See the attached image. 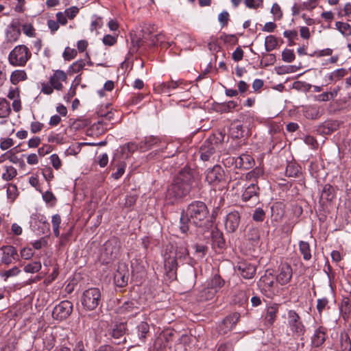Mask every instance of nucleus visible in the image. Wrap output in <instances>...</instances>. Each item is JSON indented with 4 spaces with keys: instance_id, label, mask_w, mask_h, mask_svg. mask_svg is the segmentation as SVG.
<instances>
[{
    "instance_id": "f257e3e1",
    "label": "nucleus",
    "mask_w": 351,
    "mask_h": 351,
    "mask_svg": "<svg viewBox=\"0 0 351 351\" xmlns=\"http://www.w3.org/2000/svg\"><path fill=\"white\" fill-rule=\"evenodd\" d=\"M198 174L195 170L184 167L174 178L173 182L167 189L166 199L170 204L187 195L191 189L197 184Z\"/></svg>"
},
{
    "instance_id": "f03ea898",
    "label": "nucleus",
    "mask_w": 351,
    "mask_h": 351,
    "mask_svg": "<svg viewBox=\"0 0 351 351\" xmlns=\"http://www.w3.org/2000/svg\"><path fill=\"white\" fill-rule=\"evenodd\" d=\"M139 147L140 149L143 152L154 147H159L147 155L149 160H156L160 158H165L169 157V155L164 154L165 149L167 148V143L158 136H149L145 137L144 139L139 143Z\"/></svg>"
},
{
    "instance_id": "7ed1b4c3",
    "label": "nucleus",
    "mask_w": 351,
    "mask_h": 351,
    "mask_svg": "<svg viewBox=\"0 0 351 351\" xmlns=\"http://www.w3.org/2000/svg\"><path fill=\"white\" fill-rule=\"evenodd\" d=\"M279 283L276 281V276L269 270H267L258 282L261 292L268 298H272L280 293Z\"/></svg>"
},
{
    "instance_id": "20e7f679",
    "label": "nucleus",
    "mask_w": 351,
    "mask_h": 351,
    "mask_svg": "<svg viewBox=\"0 0 351 351\" xmlns=\"http://www.w3.org/2000/svg\"><path fill=\"white\" fill-rule=\"evenodd\" d=\"M185 215L196 226H202L208 215V210L204 202L195 201L188 206Z\"/></svg>"
},
{
    "instance_id": "39448f33",
    "label": "nucleus",
    "mask_w": 351,
    "mask_h": 351,
    "mask_svg": "<svg viewBox=\"0 0 351 351\" xmlns=\"http://www.w3.org/2000/svg\"><path fill=\"white\" fill-rule=\"evenodd\" d=\"M31 56L32 53L28 47L24 45H19L10 52L8 60L14 66H24Z\"/></svg>"
},
{
    "instance_id": "423d86ee",
    "label": "nucleus",
    "mask_w": 351,
    "mask_h": 351,
    "mask_svg": "<svg viewBox=\"0 0 351 351\" xmlns=\"http://www.w3.org/2000/svg\"><path fill=\"white\" fill-rule=\"evenodd\" d=\"M101 302V292L98 288L93 287L85 290L81 297L82 306L88 311L95 309Z\"/></svg>"
},
{
    "instance_id": "0eeeda50",
    "label": "nucleus",
    "mask_w": 351,
    "mask_h": 351,
    "mask_svg": "<svg viewBox=\"0 0 351 351\" xmlns=\"http://www.w3.org/2000/svg\"><path fill=\"white\" fill-rule=\"evenodd\" d=\"M225 134L220 132L216 134L217 140L213 143L211 140H206L199 149L200 158L203 161H210L215 158L216 147L215 144L223 141Z\"/></svg>"
},
{
    "instance_id": "6e6552de",
    "label": "nucleus",
    "mask_w": 351,
    "mask_h": 351,
    "mask_svg": "<svg viewBox=\"0 0 351 351\" xmlns=\"http://www.w3.org/2000/svg\"><path fill=\"white\" fill-rule=\"evenodd\" d=\"M119 252V245L116 239L108 240L103 245L100 258L103 264H108L112 261Z\"/></svg>"
},
{
    "instance_id": "1a4fd4ad",
    "label": "nucleus",
    "mask_w": 351,
    "mask_h": 351,
    "mask_svg": "<svg viewBox=\"0 0 351 351\" xmlns=\"http://www.w3.org/2000/svg\"><path fill=\"white\" fill-rule=\"evenodd\" d=\"M225 171L223 168L218 165L212 168H208L205 171V180L208 184L217 186L222 182H226Z\"/></svg>"
},
{
    "instance_id": "9d476101",
    "label": "nucleus",
    "mask_w": 351,
    "mask_h": 351,
    "mask_svg": "<svg viewBox=\"0 0 351 351\" xmlns=\"http://www.w3.org/2000/svg\"><path fill=\"white\" fill-rule=\"evenodd\" d=\"M73 311V304L69 300H63L56 305L52 311V317L58 321L67 319Z\"/></svg>"
},
{
    "instance_id": "9b49d317",
    "label": "nucleus",
    "mask_w": 351,
    "mask_h": 351,
    "mask_svg": "<svg viewBox=\"0 0 351 351\" xmlns=\"http://www.w3.org/2000/svg\"><path fill=\"white\" fill-rule=\"evenodd\" d=\"M288 326L293 333L298 335H303L305 327L300 315L293 310H289L287 313Z\"/></svg>"
},
{
    "instance_id": "f8f14e48",
    "label": "nucleus",
    "mask_w": 351,
    "mask_h": 351,
    "mask_svg": "<svg viewBox=\"0 0 351 351\" xmlns=\"http://www.w3.org/2000/svg\"><path fill=\"white\" fill-rule=\"evenodd\" d=\"M178 261L176 257L172 256L171 254H165L164 259V268L166 275L171 280L176 279Z\"/></svg>"
},
{
    "instance_id": "ddd939ff",
    "label": "nucleus",
    "mask_w": 351,
    "mask_h": 351,
    "mask_svg": "<svg viewBox=\"0 0 351 351\" xmlns=\"http://www.w3.org/2000/svg\"><path fill=\"white\" fill-rule=\"evenodd\" d=\"M241 222V215L237 210H232L230 212L226 217L225 228L228 232H234Z\"/></svg>"
},
{
    "instance_id": "4468645a",
    "label": "nucleus",
    "mask_w": 351,
    "mask_h": 351,
    "mask_svg": "<svg viewBox=\"0 0 351 351\" xmlns=\"http://www.w3.org/2000/svg\"><path fill=\"white\" fill-rule=\"evenodd\" d=\"M2 251L1 263L10 265L14 261L19 260V254L16 247L12 245H3L1 247Z\"/></svg>"
},
{
    "instance_id": "2eb2a0df",
    "label": "nucleus",
    "mask_w": 351,
    "mask_h": 351,
    "mask_svg": "<svg viewBox=\"0 0 351 351\" xmlns=\"http://www.w3.org/2000/svg\"><path fill=\"white\" fill-rule=\"evenodd\" d=\"M239 319L240 314L237 312L228 315L219 326V332L222 334L227 333L235 326Z\"/></svg>"
},
{
    "instance_id": "dca6fc26",
    "label": "nucleus",
    "mask_w": 351,
    "mask_h": 351,
    "mask_svg": "<svg viewBox=\"0 0 351 351\" xmlns=\"http://www.w3.org/2000/svg\"><path fill=\"white\" fill-rule=\"evenodd\" d=\"M293 271L290 265L282 264L279 267V272L276 276V281L281 285L289 283L292 278Z\"/></svg>"
},
{
    "instance_id": "f3484780",
    "label": "nucleus",
    "mask_w": 351,
    "mask_h": 351,
    "mask_svg": "<svg viewBox=\"0 0 351 351\" xmlns=\"http://www.w3.org/2000/svg\"><path fill=\"white\" fill-rule=\"evenodd\" d=\"M335 191L332 186L329 184H325L322 190L319 203L324 209L328 204L330 203L335 198Z\"/></svg>"
},
{
    "instance_id": "a211bd4d",
    "label": "nucleus",
    "mask_w": 351,
    "mask_h": 351,
    "mask_svg": "<svg viewBox=\"0 0 351 351\" xmlns=\"http://www.w3.org/2000/svg\"><path fill=\"white\" fill-rule=\"evenodd\" d=\"M119 158V153L115 154L110 164L111 169L117 168V171L112 174V177L115 180L119 179L123 175L126 167L125 162Z\"/></svg>"
},
{
    "instance_id": "6ab92c4d",
    "label": "nucleus",
    "mask_w": 351,
    "mask_h": 351,
    "mask_svg": "<svg viewBox=\"0 0 351 351\" xmlns=\"http://www.w3.org/2000/svg\"><path fill=\"white\" fill-rule=\"evenodd\" d=\"M232 163H234L235 167L239 169H248L252 167L254 164V160L249 154H243L237 158H232Z\"/></svg>"
},
{
    "instance_id": "aec40b11",
    "label": "nucleus",
    "mask_w": 351,
    "mask_h": 351,
    "mask_svg": "<svg viewBox=\"0 0 351 351\" xmlns=\"http://www.w3.org/2000/svg\"><path fill=\"white\" fill-rule=\"evenodd\" d=\"M67 79L66 74L62 70H56L53 75L50 77L49 83L56 90H60L63 88L62 82H65Z\"/></svg>"
},
{
    "instance_id": "412c9836",
    "label": "nucleus",
    "mask_w": 351,
    "mask_h": 351,
    "mask_svg": "<svg viewBox=\"0 0 351 351\" xmlns=\"http://www.w3.org/2000/svg\"><path fill=\"white\" fill-rule=\"evenodd\" d=\"M326 332L327 329L324 326L317 328L311 337L312 346L315 348L321 346L326 341L327 337Z\"/></svg>"
},
{
    "instance_id": "4be33fe9",
    "label": "nucleus",
    "mask_w": 351,
    "mask_h": 351,
    "mask_svg": "<svg viewBox=\"0 0 351 351\" xmlns=\"http://www.w3.org/2000/svg\"><path fill=\"white\" fill-rule=\"evenodd\" d=\"M259 195V188L257 184L252 183L247 186L243 194L242 199L245 202L253 199L254 202L258 201Z\"/></svg>"
},
{
    "instance_id": "5701e85b",
    "label": "nucleus",
    "mask_w": 351,
    "mask_h": 351,
    "mask_svg": "<svg viewBox=\"0 0 351 351\" xmlns=\"http://www.w3.org/2000/svg\"><path fill=\"white\" fill-rule=\"evenodd\" d=\"M280 305L278 304H272L266 308V313L264 320L266 325L271 326L276 321Z\"/></svg>"
},
{
    "instance_id": "b1692460",
    "label": "nucleus",
    "mask_w": 351,
    "mask_h": 351,
    "mask_svg": "<svg viewBox=\"0 0 351 351\" xmlns=\"http://www.w3.org/2000/svg\"><path fill=\"white\" fill-rule=\"evenodd\" d=\"M128 271L123 268L119 267L114 274V280L117 286L119 287H123L127 285L128 282Z\"/></svg>"
},
{
    "instance_id": "393cba45",
    "label": "nucleus",
    "mask_w": 351,
    "mask_h": 351,
    "mask_svg": "<svg viewBox=\"0 0 351 351\" xmlns=\"http://www.w3.org/2000/svg\"><path fill=\"white\" fill-rule=\"evenodd\" d=\"M183 84L182 80L173 81L171 80L167 82H162L157 87V90L160 93L168 94L170 95V93L172 90L176 89Z\"/></svg>"
},
{
    "instance_id": "a878e982",
    "label": "nucleus",
    "mask_w": 351,
    "mask_h": 351,
    "mask_svg": "<svg viewBox=\"0 0 351 351\" xmlns=\"http://www.w3.org/2000/svg\"><path fill=\"white\" fill-rule=\"evenodd\" d=\"M241 275L245 279H251L256 274V268L251 264L241 263L239 266Z\"/></svg>"
},
{
    "instance_id": "bb28decb",
    "label": "nucleus",
    "mask_w": 351,
    "mask_h": 351,
    "mask_svg": "<svg viewBox=\"0 0 351 351\" xmlns=\"http://www.w3.org/2000/svg\"><path fill=\"white\" fill-rule=\"evenodd\" d=\"M126 326L124 323H120L114 325L110 330L109 335L115 340H119L123 337L125 333Z\"/></svg>"
},
{
    "instance_id": "cd10ccee",
    "label": "nucleus",
    "mask_w": 351,
    "mask_h": 351,
    "mask_svg": "<svg viewBox=\"0 0 351 351\" xmlns=\"http://www.w3.org/2000/svg\"><path fill=\"white\" fill-rule=\"evenodd\" d=\"M212 241L213 245L219 249H223L226 246V241L223 233L219 230H215L212 232Z\"/></svg>"
},
{
    "instance_id": "c85d7f7f",
    "label": "nucleus",
    "mask_w": 351,
    "mask_h": 351,
    "mask_svg": "<svg viewBox=\"0 0 351 351\" xmlns=\"http://www.w3.org/2000/svg\"><path fill=\"white\" fill-rule=\"evenodd\" d=\"M225 285V280L219 275L215 274L208 282V286L217 293Z\"/></svg>"
},
{
    "instance_id": "c756f323",
    "label": "nucleus",
    "mask_w": 351,
    "mask_h": 351,
    "mask_svg": "<svg viewBox=\"0 0 351 351\" xmlns=\"http://www.w3.org/2000/svg\"><path fill=\"white\" fill-rule=\"evenodd\" d=\"M136 329L139 339L144 343L149 334V325L145 322H141L138 324Z\"/></svg>"
},
{
    "instance_id": "7c9ffc66",
    "label": "nucleus",
    "mask_w": 351,
    "mask_h": 351,
    "mask_svg": "<svg viewBox=\"0 0 351 351\" xmlns=\"http://www.w3.org/2000/svg\"><path fill=\"white\" fill-rule=\"evenodd\" d=\"M138 149H140L139 143L136 144V143L130 142L123 145L121 147V153L119 154V156L125 155V158H127L129 156V154H132Z\"/></svg>"
},
{
    "instance_id": "2f4dec72",
    "label": "nucleus",
    "mask_w": 351,
    "mask_h": 351,
    "mask_svg": "<svg viewBox=\"0 0 351 351\" xmlns=\"http://www.w3.org/2000/svg\"><path fill=\"white\" fill-rule=\"evenodd\" d=\"M339 341L341 351H351V340L348 333L341 332Z\"/></svg>"
},
{
    "instance_id": "473e14b6",
    "label": "nucleus",
    "mask_w": 351,
    "mask_h": 351,
    "mask_svg": "<svg viewBox=\"0 0 351 351\" xmlns=\"http://www.w3.org/2000/svg\"><path fill=\"white\" fill-rule=\"evenodd\" d=\"M11 112L9 102L4 98H0V118H5Z\"/></svg>"
},
{
    "instance_id": "72a5a7b5",
    "label": "nucleus",
    "mask_w": 351,
    "mask_h": 351,
    "mask_svg": "<svg viewBox=\"0 0 351 351\" xmlns=\"http://www.w3.org/2000/svg\"><path fill=\"white\" fill-rule=\"evenodd\" d=\"M300 251L305 261H309L311 258V253L309 243L306 241H300L299 243Z\"/></svg>"
},
{
    "instance_id": "f704fd0d",
    "label": "nucleus",
    "mask_w": 351,
    "mask_h": 351,
    "mask_svg": "<svg viewBox=\"0 0 351 351\" xmlns=\"http://www.w3.org/2000/svg\"><path fill=\"white\" fill-rule=\"evenodd\" d=\"M27 79V74L25 71L16 70L12 73L10 76V81L13 84H18L20 81L25 80Z\"/></svg>"
},
{
    "instance_id": "c9c22d12",
    "label": "nucleus",
    "mask_w": 351,
    "mask_h": 351,
    "mask_svg": "<svg viewBox=\"0 0 351 351\" xmlns=\"http://www.w3.org/2000/svg\"><path fill=\"white\" fill-rule=\"evenodd\" d=\"M348 73V72L346 69H338L332 71L331 73H330V75H328V80L331 82H337L338 80H340Z\"/></svg>"
},
{
    "instance_id": "e433bc0d",
    "label": "nucleus",
    "mask_w": 351,
    "mask_h": 351,
    "mask_svg": "<svg viewBox=\"0 0 351 351\" xmlns=\"http://www.w3.org/2000/svg\"><path fill=\"white\" fill-rule=\"evenodd\" d=\"M217 292L213 289H210V287L207 285V287L202 289L199 295L200 300H209L213 299Z\"/></svg>"
},
{
    "instance_id": "4c0bfd02",
    "label": "nucleus",
    "mask_w": 351,
    "mask_h": 351,
    "mask_svg": "<svg viewBox=\"0 0 351 351\" xmlns=\"http://www.w3.org/2000/svg\"><path fill=\"white\" fill-rule=\"evenodd\" d=\"M5 170L2 174V179L5 181L13 180L17 175L16 169L12 166H5Z\"/></svg>"
},
{
    "instance_id": "58836bf2",
    "label": "nucleus",
    "mask_w": 351,
    "mask_h": 351,
    "mask_svg": "<svg viewBox=\"0 0 351 351\" xmlns=\"http://www.w3.org/2000/svg\"><path fill=\"white\" fill-rule=\"evenodd\" d=\"M278 45V40L274 35L267 36L265 40V47L267 52L274 50Z\"/></svg>"
},
{
    "instance_id": "ea45409f",
    "label": "nucleus",
    "mask_w": 351,
    "mask_h": 351,
    "mask_svg": "<svg viewBox=\"0 0 351 351\" xmlns=\"http://www.w3.org/2000/svg\"><path fill=\"white\" fill-rule=\"evenodd\" d=\"M335 26L337 29L344 36L351 35V26L347 23L341 21L336 22Z\"/></svg>"
},
{
    "instance_id": "a19ab883",
    "label": "nucleus",
    "mask_w": 351,
    "mask_h": 351,
    "mask_svg": "<svg viewBox=\"0 0 351 351\" xmlns=\"http://www.w3.org/2000/svg\"><path fill=\"white\" fill-rule=\"evenodd\" d=\"M136 304V301L134 300L126 301L120 307V311L121 313H132L134 309L138 308Z\"/></svg>"
},
{
    "instance_id": "79ce46f5",
    "label": "nucleus",
    "mask_w": 351,
    "mask_h": 351,
    "mask_svg": "<svg viewBox=\"0 0 351 351\" xmlns=\"http://www.w3.org/2000/svg\"><path fill=\"white\" fill-rule=\"evenodd\" d=\"M170 254L172 256L176 257V261L184 260L189 255L188 250L185 247H178L175 252H171Z\"/></svg>"
},
{
    "instance_id": "37998d69",
    "label": "nucleus",
    "mask_w": 351,
    "mask_h": 351,
    "mask_svg": "<svg viewBox=\"0 0 351 351\" xmlns=\"http://www.w3.org/2000/svg\"><path fill=\"white\" fill-rule=\"evenodd\" d=\"M21 35V30L19 27H17L14 25H12L11 30L8 31L7 33L8 39L10 41H16L18 40Z\"/></svg>"
},
{
    "instance_id": "c03bdc74",
    "label": "nucleus",
    "mask_w": 351,
    "mask_h": 351,
    "mask_svg": "<svg viewBox=\"0 0 351 351\" xmlns=\"http://www.w3.org/2000/svg\"><path fill=\"white\" fill-rule=\"evenodd\" d=\"M41 263L39 261L32 262L24 267V271L26 273L34 274L39 271L41 269Z\"/></svg>"
},
{
    "instance_id": "a18cd8bd",
    "label": "nucleus",
    "mask_w": 351,
    "mask_h": 351,
    "mask_svg": "<svg viewBox=\"0 0 351 351\" xmlns=\"http://www.w3.org/2000/svg\"><path fill=\"white\" fill-rule=\"evenodd\" d=\"M86 65V60H79L73 62L69 67V72L76 73L81 71Z\"/></svg>"
},
{
    "instance_id": "49530a36",
    "label": "nucleus",
    "mask_w": 351,
    "mask_h": 351,
    "mask_svg": "<svg viewBox=\"0 0 351 351\" xmlns=\"http://www.w3.org/2000/svg\"><path fill=\"white\" fill-rule=\"evenodd\" d=\"M190 221H191V219H189V217H188L183 212L180 217V229L182 233L186 234L189 231V222Z\"/></svg>"
},
{
    "instance_id": "de8ad7c7",
    "label": "nucleus",
    "mask_w": 351,
    "mask_h": 351,
    "mask_svg": "<svg viewBox=\"0 0 351 351\" xmlns=\"http://www.w3.org/2000/svg\"><path fill=\"white\" fill-rule=\"evenodd\" d=\"M18 189L17 186L14 184H8L7 189L8 198L14 201L18 196Z\"/></svg>"
},
{
    "instance_id": "09e8293b",
    "label": "nucleus",
    "mask_w": 351,
    "mask_h": 351,
    "mask_svg": "<svg viewBox=\"0 0 351 351\" xmlns=\"http://www.w3.org/2000/svg\"><path fill=\"white\" fill-rule=\"evenodd\" d=\"M295 54L292 49H285L282 53V59L286 62H292L295 60Z\"/></svg>"
},
{
    "instance_id": "8fccbe9b",
    "label": "nucleus",
    "mask_w": 351,
    "mask_h": 351,
    "mask_svg": "<svg viewBox=\"0 0 351 351\" xmlns=\"http://www.w3.org/2000/svg\"><path fill=\"white\" fill-rule=\"evenodd\" d=\"M340 311L341 313L348 315L351 311L350 300L348 298H344L342 300Z\"/></svg>"
},
{
    "instance_id": "3c124183",
    "label": "nucleus",
    "mask_w": 351,
    "mask_h": 351,
    "mask_svg": "<svg viewBox=\"0 0 351 351\" xmlns=\"http://www.w3.org/2000/svg\"><path fill=\"white\" fill-rule=\"evenodd\" d=\"M247 239L253 243L257 242L260 238L259 230L257 228H251L247 234Z\"/></svg>"
},
{
    "instance_id": "603ef678",
    "label": "nucleus",
    "mask_w": 351,
    "mask_h": 351,
    "mask_svg": "<svg viewBox=\"0 0 351 351\" xmlns=\"http://www.w3.org/2000/svg\"><path fill=\"white\" fill-rule=\"evenodd\" d=\"M263 174V170L261 167H256L251 171L247 173V179H256Z\"/></svg>"
},
{
    "instance_id": "864d4df0",
    "label": "nucleus",
    "mask_w": 351,
    "mask_h": 351,
    "mask_svg": "<svg viewBox=\"0 0 351 351\" xmlns=\"http://www.w3.org/2000/svg\"><path fill=\"white\" fill-rule=\"evenodd\" d=\"M265 211L261 208H257L255 209L253 215H252V219L255 221H263L265 219Z\"/></svg>"
},
{
    "instance_id": "5fc2aeb1",
    "label": "nucleus",
    "mask_w": 351,
    "mask_h": 351,
    "mask_svg": "<svg viewBox=\"0 0 351 351\" xmlns=\"http://www.w3.org/2000/svg\"><path fill=\"white\" fill-rule=\"evenodd\" d=\"M150 45L156 46L157 45H162L165 43V36L162 34H158L151 36L149 38Z\"/></svg>"
},
{
    "instance_id": "6e6d98bb",
    "label": "nucleus",
    "mask_w": 351,
    "mask_h": 351,
    "mask_svg": "<svg viewBox=\"0 0 351 351\" xmlns=\"http://www.w3.org/2000/svg\"><path fill=\"white\" fill-rule=\"evenodd\" d=\"M77 56V51L69 47H66L63 53V57L66 60H71Z\"/></svg>"
},
{
    "instance_id": "4d7b16f0",
    "label": "nucleus",
    "mask_w": 351,
    "mask_h": 351,
    "mask_svg": "<svg viewBox=\"0 0 351 351\" xmlns=\"http://www.w3.org/2000/svg\"><path fill=\"white\" fill-rule=\"evenodd\" d=\"M217 351H234V343L232 341H228L219 345Z\"/></svg>"
},
{
    "instance_id": "13d9d810",
    "label": "nucleus",
    "mask_w": 351,
    "mask_h": 351,
    "mask_svg": "<svg viewBox=\"0 0 351 351\" xmlns=\"http://www.w3.org/2000/svg\"><path fill=\"white\" fill-rule=\"evenodd\" d=\"M72 228H71L66 233L62 234L60 236L59 245L60 246L65 245L70 240L72 235Z\"/></svg>"
},
{
    "instance_id": "bf43d9fd",
    "label": "nucleus",
    "mask_w": 351,
    "mask_h": 351,
    "mask_svg": "<svg viewBox=\"0 0 351 351\" xmlns=\"http://www.w3.org/2000/svg\"><path fill=\"white\" fill-rule=\"evenodd\" d=\"M328 304V300L326 298L318 299L317 301V309L319 314L325 309Z\"/></svg>"
},
{
    "instance_id": "052dcab7",
    "label": "nucleus",
    "mask_w": 351,
    "mask_h": 351,
    "mask_svg": "<svg viewBox=\"0 0 351 351\" xmlns=\"http://www.w3.org/2000/svg\"><path fill=\"white\" fill-rule=\"evenodd\" d=\"M20 272L21 270L19 269V267L15 266L10 269L5 271L2 274V276L5 277L6 280L9 277L17 276Z\"/></svg>"
},
{
    "instance_id": "680f3d73",
    "label": "nucleus",
    "mask_w": 351,
    "mask_h": 351,
    "mask_svg": "<svg viewBox=\"0 0 351 351\" xmlns=\"http://www.w3.org/2000/svg\"><path fill=\"white\" fill-rule=\"evenodd\" d=\"M218 20L222 27L228 25L229 21V14L227 11H223L218 16Z\"/></svg>"
},
{
    "instance_id": "e2e57ef3",
    "label": "nucleus",
    "mask_w": 351,
    "mask_h": 351,
    "mask_svg": "<svg viewBox=\"0 0 351 351\" xmlns=\"http://www.w3.org/2000/svg\"><path fill=\"white\" fill-rule=\"evenodd\" d=\"M299 173V169L293 165H289L286 169V174L289 177H296Z\"/></svg>"
},
{
    "instance_id": "0e129e2a",
    "label": "nucleus",
    "mask_w": 351,
    "mask_h": 351,
    "mask_svg": "<svg viewBox=\"0 0 351 351\" xmlns=\"http://www.w3.org/2000/svg\"><path fill=\"white\" fill-rule=\"evenodd\" d=\"M243 51L240 47H238L236 48V49L234 51V52L232 54V58L235 62H239L243 59Z\"/></svg>"
},
{
    "instance_id": "69168bd1",
    "label": "nucleus",
    "mask_w": 351,
    "mask_h": 351,
    "mask_svg": "<svg viewBox=\"0 0 351 351\" xmlns=\"http://www.w3.org/2000/svg\"><path fill=\"white\" fill-rule=\"evenodd\" d=\"M20 254H21V257L25 260L30 259L34 255L33 250L29 247L23 248L21 250Z\"/></svg>"
},
{
    "instance_id": "338daca9",
    "label": "nucleus",
    "mask_w": 351,
    "mask_h": 351,
    "mask_svg": "<svg viewBox=\"0 0 351 351\" xmlns=\"http://www.w3.org/2000/svg\"><path fill=\"white\" fill-rule=\"evenodd\" d=\"M304 143L311 146L312 149H316L318 146L316 139L313 136L309 135L305 136Z\"/></svg>"
},
{
    "instance_id": "774afa93",
    "label": "nucleus",
    "mask_w": 351,
    "mask_h": 351,
    "mask_svg": "<svg viewBox=\"0 0 351 351\" xmlns=\"http://www.w3.org/2000/svg\"><path fill=\"white\" fill-rule=\"evenodd\" d=\"M43 198L47 203H52V204L56 201L55 195L51 191H46L43 193Z\"/></svg>"
}]
</instances>
